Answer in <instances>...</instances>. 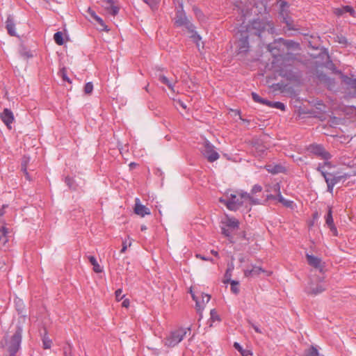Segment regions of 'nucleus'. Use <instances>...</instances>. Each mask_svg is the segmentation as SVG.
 Returning <instances> with one entry per match:
<instances>
[{"label": "nucleus", "mask_w": 356, "mask_h": 356, "mask_svg": "<svg viewBox=\"0 0 356 356\" xmlns=\"http://www.w3.org/2000/svg\"><path fill=\"white\" fill-rule=\"evenodd\" d=\"M59 75L62 77L63 81H67L68 83H71V80L68 78L67 75V70L65 67H63L59 71Z\"/></svg>", "instance_id": "obj_39"}, {"label": "nucleus", "mask_w": 356, "mask_h": 356, "mask_svg": "<svg viewBox=\"0 0 356 356\" xmlns=\"http://www.w3.org/2000/svg\"><path fill=\"white\" fill-rule=\"evenodd\" d=\"M278 74L290 81H297L300 79V74L297 70L291 65H284L280 66L277 70Z\"/></svg>", "instance_id": "obj_6"}, {"label": "nucleus", "mask_w": 356, "mask_h": 356, "mask_svg": "<svg viewBox=\"0 0 356 356\" xmlns=\"http://www.w3.org/2000/svg\"><path fill=\"white\" fill-rule=\"evenodd\" d=\"M191 294L193 300L195 302V306L197 312H200L202 309V305H201L200 300L192 292V290H191Z\"/></svg>", "instance_id": "obj_35"}, {"label": "nucleus", "mask_w": 356, "mask_h": 356, "mask_svg": "<svg viewBox=\"0 0 356 356\" xmlns=\"http://www.w3.org/2000/svg\"><path fill=\"white\" fill-rule=\"evenodd\" d=\"M225 279L223 280V282L225 284H227L229 283V282L232 281L231 280V277H232V271H231V268H227L225 273Z\"/></svg>", "instance_id": "obj_41"}, {"label": "nucleus", "mask_w": 356, "mask_h": 356, "mask_svg": "<svg viewBox=\"0 0 356 356\" xmlns=\"http://www.w3.org/2000/svg\"><path fill=\"white\" fill-rule=\"evenodd\" d=\"M179 8L180 9H178L176 12L175 24L177 26H182L188 21V19L187 18L186 13L183 10L182 3H179Z\"/></svg>", "instance_id": "obj_11"}, {"label": "nucleus", "mask_w": 356, "mask_h": 356, "mask_svg": "<svg viewBox=\"0 0 356 356\" xmlns=\"http://www.w3.org/2000/svg\"><path fill=\"white\" fill-rule=\"evenodd\" d=\"M187 332L191 333V328H182L171 331L164 339V345L167 347L172 348L181 342Z\"/></svg>", "instance_id": "obj_2"}, {"label": "nucleus", "mask_w": 356, "mask_h": 356, "mask_svg": "<svg viewBox=\"0 0 356 356\" xmlns=\"http://www.w3.org/2000/svg\"><path fill=\"white\" fill-rule=\"evenodd\" d=\"M122 290L121 289H118V290L115 291V298L118 301L121 300L124 298V296L122 295Z\"/></svg>", "instance_id": "obj_52"}, {"label": "nucleus", "mask_w": 356, "mask_h": 356, "mask_svg": "<svg viewBox=\"0 0 356 356\" xmlns=\"http://www.w3.org/2000/svg\"><path fill=\"white\" fill-rule=\"evenodd\" d=\"M335 14L339 16L343 15L344 14L343 7L340 8H337L335 10Z\"/></svg>", "instance_id": "obj_60"}, {"label": "nucleus", "mask_w": 356, "mask_h": 356, "mask_svg": "<svg viewBox=\"0 0 356 356\" xmlns=\"http://www.w3.org/2000/svg\"><path fill=\"white\" fill-rule=\"evenodd\" d=\"M327 60L325 63V67L332 70L334 74H340L341 81L349 88L354 90L353 97H356V79L349 77L348 75L342 74L340 70H337L335 65L330 60L328 54H327Z\"/></svg>", "instance_id": "obj_3"}, {"label": "nucleus", "mask_w": 356, "mask_h": 356, "mask_svg": "<svg viewBox=\"0 0 356 356\" xmlns=\"http://www.w3.org/2000/svg\"><path fill=\"white\" fill-rule=\"evenodd\" d=\"M222 234L225 235L231 243H234V241H232L231 232L228 229H226L225 227H222Z\"/></svg>", "instance_id": "obj_44"}, {"label": "nucleus", "mask_w": 356, "mask_h": 356, "mask_svg": "<svg viewBox=\"0 0 356 356\" xmlns=\"http://www.w3.org/2000/svg\"><path fill=\"white\" fill-rule=\"evenodd\" d=\"M325 224L327 225V227L334 224L332 217V207L330 206L327 207V213L325 215Z\"/></svg>", "instance_id": "obj_23"}, {"label": "nucleus", "mask_w": 356, "mask_h": 356, "mask_svg": "<svg viewBox=\"0 0 356 356\" xmlns=\"http://www.w3.org/2000/svg\"><path fill=\"white\" fill-rule=\"evenodd\" d=\"M226 225L232 229H237L239 225V222L234 218H227L225 222Z\"/></svg>", "instance_id": "obj_24"}, {"label": "nucleus", "mask_w": 356, "mask_h": 356, "mask_svg": "<svg viewBox=\"0 0 356 356\" xmlns=\"http://www.w3.org/2000/svg\"><path fill=\"white\" fill-rule=\"evenodd\" d=\"M129 303H130V302H129V299H125L123 300V302L122 303V306L123 307L127 308L129 306Z\"/></svg>", "instance_id": "obj_62"}, {"label": "nucleus", "mask_w": 356, "mask_h": 356, "mask_svg": "<svg viewBox=\"0 0 356 356\" xmlns=\"http://www.w3.org/2000/svg\"><path fill=\"white\" fill-rule=\"evenodd\" d=\"M306 258L309 266L318 269L320 272H323L324 266L320 258L309 254H306Z\"/></svg>", "instance_id": "obj_13"}, {"label": "nucleus", "mask_w": 356, "mask_h": 356, "mask_svg": "<svg viewBox=\"0 0 356 356\" xmlns=\"http://www.w3.org/2000/svg\"><path fill=\"white\" fill-rule=\"evenodd\" d=\"M210 314H211V318L214 321V320H219V317H218V315L217 314V312L215 309H211V312H210Z\"/></svg>", "instance_id": "obj_56"}, {"label": "nucleus", "mask_w": 356, "mask_h": 356, "mask_svg": "<svg viewBox=\"0 0 356 356\" xmlns=\"http://www.w3.org/2000/svg\"><path fill=\"white\" fill-rule=\"evenodd\" d=\"M325 288L321 284H317L316 286H310L308 287L306 290V292L308 294L316 296L319 293H321L323 291H325Z\"/></svg>", "instance_id": "obj_20"}, {"label": "nucleus", "mask_w": 356, "mask_h": 356, "mask_svg": "<svg viewBox=\"0 0 356 356\" xmlns=\"http://www.w3.org/2000/svg\"><path fill=\"white\" fill-rule=\"evenodd\" d=\"M193 10L198 20L203 22L204 20V15L201 10L197 8H193Z\"/></svg>", "instance_id": "obj_40"}, {"label": "nucleus", "mask_w": 356, "mask_h": 356, "mask_svg": "<svg viewBox=\"0 0 356 356\" xmlns=\"http://www.w3.org/2000/svg\"><path fill=\"white\" fill-rule=\"evenodd\" d=\"M15 27V23L13 19V17L11 15H8L6 21V28L7 29L8 33L10 36H17Z\"/></svg>", "instance_id": "obj_16"}, {"label": "nucleus", "mask_w": 356, "mask_h": 356, "mask_svg": "<svg viewBox=\"0 0 356 356\" xmlns=\"http://www.w3.org/2000/svg\"><path fill=\"white\" fill-rule=\"evenodd\" d=\"M134 212L138 216L141 217H144L145 215L150 214L149 209L145 206L141 204L140 203V200L138 198L136 199V204L134 207Z\"/></svg>", "instance_id": "obj_15"}, {"label": "nucleus", "mask_w": 356, "mask_h": 356, "mask_svg": "<svg viewBox=\"0 0 356 356\" xmlns=\"http://www.w3.org/2000/svg\"><path fill=\"white\" fill-rule=\"evenodd\" d=\"M273 102H270V101H269L268 99H264L262 102H261L262 104L266 105V106H268L269 107H272L273 106Z\"/></svg>", "instance_id": "obj_59"}, {"label": "nucleus", "mask_w": 356, "mask_h": 356, "mask_svg": "<svg viewBox=\"0 0 356 356\" xmlns=\"http://www.w3.org/2000/svg\"><path fill=\"white\" fill-rule=\"evenodd\" d=\"M88 258L90 263L93 266V270L97 273H102V268H101L99 264L97 263L95 257L94 256H88Z\"/></svg>", "instance_id": "obj_22"}, {"label": "nucleus", "mask_w": 356, "mask_h": 356, "mask_svg": "<svg viewBox=\"0 0 356 356\" xmlns=\"http://www.w3.org/2000/svg\"><path fill=\"white\" fill-rule=\"evenodd\" d=\"M320 167L318 172H321L327 184V191L333 194L334 186L341 181H346L348 178L346 174L339 175L338 172H325Z\"/></svg>", "instance_id": "obj_1"}, {"label": "nucleus", "mask_w": 356, "mask_h": 356, "mask_svg": "<svg viewBox=\"0 0 356 356\" xmlns=\"http://www.w3.org/2000/svg\"><path fill=\"white\" fill-rule=\"evenodd\" d=\"M239 195L241 199H244V200H248L250 202V204L256 205L259 204V200L257 198L253 197L250 193L247 192L240 191Z\"/></svg>", "instance_id": "obj_19"}, {"label": "nucleus", "mask_w": 356, "mask_h": 356, "mask_svg": "<svg viewBox=\"0 0 356 356\" xmlns=\"http://www.w3.org/2000/svg\"><path fill=\"white\" fill-rule=\"evenodd\" d=\"M94 20H95L98 24H99V29L100 31H108L109 29H108V26L105 24L104 20L99 17V16H95V18L94 19Z\"/></svg>", "instance_id": "obj_29"}, {"label": "nucleus", "mask_w": 356, "mask_h": 356, "mask_svg": "<svg viewBox=\"0 0 356 356\" xmlns=\"http://www.w3.org/2000/svg\"><path fill=\"white\" fill-rule=\"evenodd\" d=\"M337 42L341 44H343V45H346L347 43H348V41H347V39L346 37L343 36V35H337Z\"/></svg>", "instance_id": "obj_49"}, {"label": "nucleus", "mask_w": 356, "mask_h": 356, "mask_svg": "<svg viewBox=\"0 0 356 356\" xmlns=\"http://www.w3.org/2000/svg\"><path fill=\"white\" fill-rule=\"evenodd\" d=\"M42 342H43V348L44 349H47V348H49L51 347V341L47 339L46 337H44L43 339H42Z\"/></svg>", "instance_id": "obj_51"}, {"label": "nucleus", "mask_w": 356, "mask_h": 356, "mask_svg": "<svg viewBox=\"0 0 356 356\" xmlns=\"http://www.w3.org/2000/svg\"><path fill=\"white\" fill-rule=\"evenodd\" d=\"M284 22L286 24L287 27L290 30H293L294 29L292 27L291 24L286 19L284 18Z\"/></svg>", "instance_id": "obj_64"}, {"label": "nucleus", "mask_w": 356, "mask_h": 356, "mask_svg": "<svg viewBox=\"0 0 356 356\" xmlns=\"http://www.w3.org/2000/svg\"><path fill=\"white\" fill-rule=\"evenodd\" d=\"M241 38L238 42V48L240 53H245L249 50L248 35L246 32L241 31Z\"/></svg>", "instance_id": "obj_12"}, {"label": "nucleus", "mask_w": 356, "mask_h": 356, "mask_svg": "<svg viewBox=\"0 0 356 356\" xmlns=\"http://www.w3.org/2000/svg\"><path fill=\"white\" fill-rule=\"evenodd\" d=\"M252 99L255 102H257V103H260L261 104L264 98L261 97L258 94H257L256 92H252Z\"/></svg>", "instance_id": "obj_48"}, {"label": "nucleus", "mask_w": 356, "mask_h": 356, "mask_svg": "<svg viewBox=\"0 0 356 356\" xmlns=\"http://www.w3.org/2000/svg\"><path fill=\"white\" fill-rule=\"evenodd\" d=\"M234 347L235 348L236 350L240 352L242 356H248L251 355L250 350H244L240 345V343L238 342H234Z\"/></svg>", "instance_id": "obj_28"}, {"label": "nucleus", "mask_w": 356, "mask_h": 356, "mask_svg": "<svg viewBox=\"0 0 356 356\" xmlns=\"http://www.w3.org/2000/svg\"><path fill=\"white\" fill-rule=\"evenodd\" d=\"M329 229H330V231L332 232V233L333 234L334 236H337L338 235V232H337V227L335 226V225H332L330 226H328Z\"/></svg>", "instance_id": "obj_57"}, {"label": "nucleus", "mask_w": 356, "mask_h": 356, "mask_svg": "<svg viewBox=\"0 0 356 356\" xmlns=\"http://www.w3.org/2000/svg\"><path fill=\"white\" fill-rule=\"evenodd\" d=\"M54 40L55 42L58 45L63 44L64 40H63V34L60 31H58L54 33Z\"/></svg>", "instance_id": "obj_30"}, {"label": "nucleus", "mask_w": 356, "mask_h": 356, "mask_svg": "<svg viewBox=\"0 0 356 356\" xmlns=\"http://www.w3.org/2000/svg\"><path fill=\"white\" fill-rule=\"evenodd\" d=\"M159 80L162 83L165 84L172 91H174L173 84L168 80V79L165 76L160 74L159 76Z\"/></svg>", "instance_id": "obj_27"}, {"label": "nucleus", "mask_w": 356, "mask_h": 356, "mask_svg": "<svg viewBox=\"0 0 356 356\" xmlns=\"http://www.w3.org/2000/svg\"><path fill=\"white\" fill-rule=\"evenodd\" d=\"M277 200L279 202L282 203L284 207L287 208L293 207V202L291 200L284 199L282 194H277Z\"/></svg>", "instance_id": "obj_25"}, {"label": "nucleus", "mask_w": 356, "mask_h": 356, "mask_svg": "<svg viewBox=\"0 0 356 356\" xmlns=\"http://www.w3.org/2000/svg\"><path fill=\"white\" fill-rule=\"evenodd\" d=\"M272 108H278V109H280L282 111H284L285 110V105L280 102H274L273 103V106Z\"/></svg>", "instance_id": "obj_45"}, {"label": "nucleus", "mask_w": 356, "mask_h": 356, "mask_svg": "<svg viewBox=\"0 0 356 356\" xmlns=\"http://www.w3.org/2000/svg\"><path fill=\"white\" fill-rule=\"evenodd\" d=\"M211 299V296L208 294L202 293V300H200L201 305H202V309L206 303L209 302Z\"/></svg>", "instance_id": "obj_43"}, {"label": "nucleus", "mask_w": 356, "mask_h": 356, "mask_svg": "<svg viewBox=\"0 0 356 356\" xmlns=\"http://www.w3.org/2000/svg\"><path fill=\"white\" fill-rule=\"evenodd\" d=\"M261 272H264L261 267L253 266L251 270H245L244 275L245 277H252L259 275Z\"/></svg>", "instance_id": "obj_21"}, {"label": "nucleus", "mask_w": 356, "mask_h": 356, "mask_svg": "<svg viewBox=\"0 0 356 356\" xmlns=\"http://www.w3.org/2000/svg\"><path fill=\"white\" fill-rule=\"evenodd\" d=\"M280 41L282 42L284 46H286L287 48L289 49H291V48H294L297 46H298V44L296 42H294L293 40H284L283 38H280L279 39Z\"/></svg>", "instance_id": "obj_31"}, {"label": "nucleus", "mask_w": 356, "mask_h": 356, "mask_svg": "<svg viewBox=\"0 0 356 356\" xmlns=\"http://www.w3.org/2000/svg\"><path fill=\"white\" fill-rule=\"evenodd\" d=\"M22 328L20 325H17L14 334L10 339L6 342L7 350L9 353L6 356H16V353L20 348L22 342Z\"/></svg>", "instance_id": "obj_4"}, {"label": "nucleus", "mask_w": 356, "mask_h": 356, "mask_svg": "<svg viewBox=\"0 0 356 356\" xmlns=\"http://www.w3.org/2000/svg\"><path fill=\"white\" fill-rule=\"evenodd\" d=\"M191 38L193 39L194 42L197 43L201 39V37L200 36V35L197 34L196 31L192 33Z\"/></svg>", "instance_id": "obj_55"}, {"label": "nucleus", "mask_w": 356, "mask_h": 356, "mask_svg": "<svg viewBox=\"0 0 356 356\" xmlns=\"http://www.w3.org/2000/svg\"><path fill=\"white\" fill-rule=\"evenodd\" d=\"M273 191L275 192H277V194H281V192H280V186L278 183L275 184L273 187Z\"/></svg>", "instance_id": "obj_58"}, {"label": "nucleus", "mask_w": 356, "mask_h": 356, "mask_svg": "<svg viewBox=\"0 0 356 356\" xmlns=\"http://www.w3.org/2000/svg\"><path fill=\"white\" fill-rule=\"evenodd\" d=\"M266 168L268 172H270L273 175H276L279 173L284 172L285 170L284 167L282 165L277 164V165H267L266 166Z\"/></svg>", "instance_id": "obj_18"}, {"label": "nucleus", "mask_w": 356, "mask_h": 356, "mask_svg": "<svg viewBox=\"0 0 356 356\" xmlns=\"http://www.w3.org/2000/svg\"><path fill=\"white\" fill-rule=\"evenodd\" d=\"M343 10H344V13H349L351 16H354L355 14V11L353 9V8L350 6H343Z\"/></svg>", "instance_id": "obj_47"}, {"label": "nucleus", "mask_w": 356, "mask_h": 356, "mask_svg": "<svg viewBox=\"0 0 356 356\" xmlns=\"http://www.w3.org/2000/svg\"><path fill=\"white\" fill-rule=\"evenodd\" d=\"M304 356H321L318 350L314 347L311 346L309 349L305 350Z\"/></svg>", "instance_id": "obj_32"}, {"label": "nucleus", "mask_w": 356, "mask_h": 356, "mask_svg": "<svg viewBox=\"0 0 356 356\" xmlns=\"http://www.w3.org/2000/svg\"><path fill=\"white\" fill-rule=\"evenodd\" d=\"M248 323L255 330L256 332L260 334L262 333L261 329L257 325L254 324L251 321L248 320Z\"/></svg>", "instance_id": "obj_53"}, {"label": "nucleus", "mask_w": 356, "mask_h": 356, "mask_svg": "<svg viewBox=\"0 0 356 356\" xmlns=\"http://www.w3.org/2000/svg\"><path fill=\"white\" fill-rule=\"evenodd\" d=\"M189 32L193 33L195 32V26L188 20L184 25Z\"/></svg>", "instance_id": "obj_46"}, {"label": "nucleus", "mask_w": 356, "mask_h": 356, "mask_svg": "<svg viewBox=\"0 0 356 356\" xmlns=\"http://www.w3.org/2000/svg\"><path fill=\"white\" fill-rule=\"evenodd\" d=\"M240 192L237 194H230L229 202H227V208L230 211H236L243 204L244 199H241L239 195Z\"/></svg>", "instance_id": "obj_9"}, {"label": "nucleus", "mask_w": 356, "mask_h": 356, "mask_svg": "<svg viewBox=\"0 0 356 356\" xmlns=\"http://www.w3.org/2000/svg\"><path fill=\"white\" fill-rule=\"evenodd\" d=\"M93 90V85L92 82H88L86 83L84 86V92L87 95H90L92 93Z\"/></svg>", "instance_id": "obj_42"}, {"label": "nucleus", "mask_w": 356, "mask_h": 356, "mask_svg": "<svg viewBox=\"0 0 356 356\" xmlns=\"http://www.w3.org/2000/svg\"><path fill=\"white\" fill-rule=\"evenodd\" d=\"M318 78L321 81H323L327 86V87L330 90H332L334 88L335 81L334 79L330 78L324 74H319Z\"/></svg>", "instance_id": "obj_17"}, {"label": "nucleus", "mask_w": 356, "mask_h": 356, "mask_svg": "<svg viewBox=\"0 0 356 356\" xmlns=\"http://www.w3.org/2000/svg\"><path fill=\"white\" fill-rule=\"evenodd\" d=\"M286 84L282 83V82H280V83H274L271 86V88H273V90L274 91H281V92H284L286 89Z\"/></svg>", "instance_id": "obj_33"}, {"label": "nucleus", "mask_w": 356, "mask_h": 356, "mask_svg": "<svg viewBox=\"0 0 356 356\" xmlns=\"http://www.w3.org/2000/svg\"><path fill=\"white\" fill-rule=\"evenodd\" d=\"M102 6L110 15L115 16L119 12V7L115 5L114 0H102Z\"/></svg>", "instance_id": "obj_10"}, {"label": "nucleus", "mask_w": 356, "mask_h": 356, "mask_svg": "<svg viewBox=\"0 0 356 356\" xmlns=\"http://www.w3.org/2000/svg\"><path fill=\"white\" fill-rule=\"evenodd\" d=\"M143 2L147 3L152 10L154 11L158 9L160 0H143Z\"/></svg>", "instance_id": "obj_26"}, {"label": "nucleus", "mask_w": 356, "mask_h": 356, "mask_svg": "<svg viewBox=\"0 0 356 356\" xmlns=\"http://www.w3.org/2000/svg\"><path fill=\"white\" fill-rule=\"evenodd\" d=\"M261 190H262L261 186H259V185L256 184V185H254V186L252 187V190H251V193H252V194H254V193H257L261 192Z\"/></svg>", "instance_id": "obj_54"}, {"label": "nucleus", "mask_w": 356, "mask_h": 356, "mask_svg": "<svg viewBox=\"0 0 356 356\" xmlns=\"http://www.w3.org/2000/svg\"><path fill=\"white\" fill-rule=\"evenodd\" d=\"M332 164L330 162L328 161V160L325 161V162L322 163H319L316 170L317 171H318V169L320 168V167H321L322 168V170L325 172H329L327 170H325V168H332Z\"/></svg>", "instance_id": "obj_37"}, {"label": "nucleus", "mask_w": 356, "mask_h": 356, "mask_svg": "<svg viewBox=\"0 0 356 356\" xmlns=\"http://www.w3.org/2000/svg\"><path fill=\"white\" fill-rule=\"evenodd\" d=\"M65 182L67 185V186L69 187L70 189H71V190L76 189V186L74 184V181L73 179H72L71 177H66L65 179Z\"/></svg>", "instance_id": "obj_38"}, {"label": "nucleus", "mask_w": 356, "mask_h": 356, "mask_svg": "<svg viewBox=\"0 0 356 356\" xmlns=\"http://www.w3.org/2000/svg\"><path fill=\"white\" fill-rule=\"evenodd\" d=\"M1 119L3 122V123L6 125V127L10 129H11V123L14 120V115L11 110L6 108L3 109V112L1 113Z\"/></svg>", "instance_id": "obj_14"}, {"label": "nucleus", "mask_w": 356, "mask_h": 356, "mask_svg": "<svg viewBox=\"0 0 356 356\" xmlns=\"http://www.w3.org/2000/svg\"><path fill=\"white\" fill-rule=\"evenodd\" d=\"M72 349H73L72 345L70 343H67V344L63 347L64 356H73L72 355Z\"/></svg>", "instance_id": "obj_34"}, {"label": "nucleus", "mask_w": 356, "mask_h": 356, "mask_svg": "<svg viewBox=\"0 0 356 356\" xmlns=\"http://www.w3.org/2000/svg\"><path fill=\"white\" fill-rule=\"evenodd\" d=\"M307 150L312 154L325 161L329 160L332 157L331 154L327 151H326L324 147L321 145H310L308 147Z\"/></svg>", "instance_id": "obj_8"}, {"label": "nucleus", "mask_w": 356, "mask_h": 356, "mask_svg": "<svg viewBox=\"0 0 356 356\" xmlns=\"http://www.w3.org/2000/svg\"><path fill=\"white\" fill-rule=\"evenodd\" d=\"M229 283L231 284V291H232V293H234L236 295L238 294L239 293V282L236 280H232Z\"/></svg>", "instance_id": "obj_36"}, {"label": "nucleus", "mask_w": 356, "mask_h": 356, "mask_svg": "<svg viewBox=\"0 0 356 356\" xmlns=\"http://www.w3.org/2000/svg\"><path fill=\"white\" fill-rule=\"evenodd\" d=\"M127 248V242L124 241V242L122 243V249L120 250V253L124 252L126 251Z\"/></svg>", "instance_id": "obj_63"}, {"label": "nucleus", "mask_w": 356, "mask_h": 356, "mask_svg": "<svg viewBox=\"0 0 356 356\" xmlns=\"http://www.w3.org/2000/svg\"><path fill=\"white\" fill-rule=\"evenodd\" d=\"M266 29H270L272 31L273 29V24L264 19H256L247 26L245 32L252 33L254 35L260 37L261 34Z\"/></svg>", "instance_id": "obj_5"}, {"label": "nucleus", "mask_w": 356, "mask_h": 356, "mask_svg": "<svg viewBox=\"0 0 356 356\" xmlns=\"http://www.w3.org/2000/svg\"><path fill=\"white\" fill-rule=\"evenodd\" d=\"M29 162V159L26 157H24L22 161L21 168L23 172H26L27 170V163Z\"/></svg>", "instance_id": "obj_50"}, {"label": "nucleus", "mask_w": 356, "mask_h": 356, "mask_svg": "<svg viewBox=\"0 0 356 356\" xmlns=\"http://www.w3.org/2000/svg\"><path fill=\"white\" fill-rule=\"evenodd\" d=\"M201 152L208 161L212 163L219 159V154L215 150V147L208 140L204 141Z\"/></svg>", "instance_id": "obj_7"}, {"label": "nucleus", "mask_w": 356, "mask_h": 356, "mask_svg": "<svg viewBox=\"0 0 356 356\" xmlns=\"http://www.w3.org/2000/svg\"><path fill=\"white\" fill-rule=\"evenodd\" d=\"M88 13L93 19L95 18V16H97L95 12L92 10L90 8L88 9Z\"/></svg>", "instance_id": "obj_61"}]
</instances>
